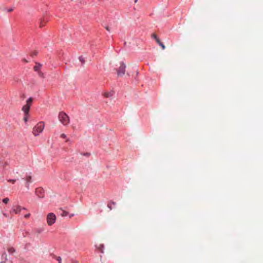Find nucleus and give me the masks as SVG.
I'll return each mask as SVG.
<instances>
[{
	"label": "nucleus",
	"mask_w": 263,
	"mask_h": 263,
	"mask_svg": "<svg viewBox=\"0 0 263 263\" xmlns=\"http://www.w3.org/2000/svg\"><path fill=\"white\" fill-rule=\"evenodd\" d=\"M58 118L60 122L64 126H67L70 122L69 117L63 111L59 112Z\"/></svg>",
	"instance_id": "obj_1"
},
{
	"label": "nucleus",
	"mask_w": 263,
	"mask_h": 263,
	"mask_svg": "<svg viewBox=\"0 0 263 263\" xmlns=\"http://www.w3.org/2000/svg\"><path fill=\"white\" fill-rule=\"evenodd\" d=\"M45 127V124L44 122H39L33 128L32 130V133L34 136H37L40 133H41Z\"/></svg>",
	"instance_id": "obj_2"
},
{
	"label": "nucleus",
	"mask_w": 263,
	"mask_h": 263,
	"mask_svg": "<svg viewBox=\"0 0 263 263\" xmlns=\"http://www.w3.org/2000/svg\"><path fill=\"white\" fill-rule=\"evenodd\" d=\"M33 101L32 98L30 97L29 98L26 102V104L24 105L22 107V110L24 112V115H28L29 111L30 110V106L32 104Z\"/></svg>",
	"instance_id": "obj_3"
},
{
	"label": "nucleus",
	"mask_w": 263,
	"mask_h": 263,
	"mask_svg": "<svg viewBox=\"0 0 263 263\" xmlns=\"http://www.w3.org/2000/svg\"><path fill=\"white\" fill-rule=\"evenodd\" d=\"M57 217L53 213H49L47 216V223L48 226H52L55 222Z\"/></svg>",
	"instance_id": "obj_4"
},
{
	"label": "nucleus",
	"mask_w": 263,
	"mask_h": 263,
	"mask_svg": "<svg viewBox=\"0 0 263 263\" xmlns=\"http://www.w3.org/2000/svg\"><path fill=\"white\" fill-rule=\"evenodd\" d=\"M125 65L124 63H121L118 71H117V74L118 76L122 77L123 76L125 73Z\"/></svg>",
	"instance_id": "obj_5"
},
{
	"label": "nucleus",
	"mask_w": 263,
	"mask_h": 263,
	"mask_svg": "<svg viewBox=\"0 0 263 263\" xmlns=\"http://www.w3.org/2000/svg\"><path fill=\"white\" fill-rule=\"evenodd\" d=\"M35 194L39 198H42L44 196V190L42 187H37L35 189Z\"/></svg>",
	"instance_id": "obj_6"
},
{
	"label": "nucleus",
	"mask_w": 263,
	"mask_h": 263,
	"mask_svg": "<svg viewBox=\"0 0 263 263\" xmlns=\"http://www.w3.org/2000/svg\"><path fill=\"white\" fill-rule=\"evenodd\" d=\"M25 180H26V184H25L26 187L28 189H29V183L32 182V177H31V176H30V175L27 176V177L25 179Z\"/></svg>",
	"instance_id": "obj_7"
},
{
	"label": "nucleus",
	"mask_w": 263,
	"mask_h": 263,
	"mask_svg": "<svg viewBox=\"0 0 263 263\" xmlns=\"http://www.w3.org/2000/svg\"><path fill=\"white\" fill-rule=\"evenodd\" d=\"M22 209H25V208H22L21 206L19 205H17L15 206H13L12 208V210L15 214H18L21 212Z\"/></svg>",
	"instance_id": "obj_8"
},
{
	"label": "nucleus",
	"mask_w": 263,
	"mask_h": 263,
	"mask_svg": "<svg viewBox=\"0 0 263 263\" xmlns=\"http://www.w3.org/2000/svg\"><path fill=\"white\" fill-rule=\"evenodd\" d=\"M42 67V65L40 63H36V65L34 67V70L35 71L39 72L40 71L41 68Z\"/></svg>",
	"instance_id": "obj_9"
},
{
	"label": "nucleus",
	"mask_w": 263,
	"mask_h": 263,
	"mask_svg": "<svg viewBox=\"0 0 263 263\" xmlns=\"http://www.w3.org/2000/svg\"><path fill=\"white\" fill-rule=\"evenodd\" d=\"M114 92L112 91L110 92H105L103 93V96L105 98H110L113 96Z\"/></svg>",
	"instance_id": "obj_10"
},
{
	"label": "nucleus",
	"mask_w": 263,
	"mask_h": 263,
	"mask_svg": "<svg viewBox=\"0 0 263 263\" xmlns=\"http://www.w3.org/2000/svg\"><path fill=\"white\" fill-rule=\"evenodd\" d=\"M156 42L161 47L163 50L165 49V46L160 41L159 39H157Z\"/></svg>",
	"instance_id": "obj_11"
},
{
	"label": "nucleus",
	"mask_w": 263,
	"mask_h": 263,
	"mask_svg": "<svg viewBox=\"0 0 263 263\" xmlns=\"http://www.w3.org/2000/svg\"><path fill=\"white\" fill-rule=\"evenodd\" d=\"M8 251L10 254H12L14 252H15V250L13 248L11 247L8 249Z\"/></svg>",
	"instance_id": "obj_12"
},
{
	"label": "nucleus",
	"mask_w": 263,
	"mask_h": 263,
	"mask_svg": "<svg viewBox=\"0 0 263 263\" xmlns=\"http://www.w3.org/2000/svg\"><path fill=\"white\" fill-rule=\"evenodd\" d=\"M60 137L62 138L65 139H66V142H68V141H69V139L68 138H67V136H66V135L65 134H62L61 135Z\"/></svg>",
	"instance_id": "obj_13"
},
{
	"label": "nucleus",
	"mask_w": 263,
	"mask_h": 263,
	"mask_svg": "<svg viewBox=\"0 0 263 263\" xmlns=\"http://www.w3.org/2000/svg\"><path fill=\"white\" fill-rule=\"evenodd\" d=\"M37 73H38L39 76L40 77H42V78H44V73L41 71L38 72Z\"/></svg>",
	"instance_id": "obj_14"
},
{
	"label": "nucleus",
	"mask_w": 263,
	"mask_h": 263,
	"mask_svg": "<svg viewBox=\"0 0 263 263\" xmlns=\"http://www.w3.org/2000/svg\"><path fill=\"white\" fill-rule=\"evenodd\" d=\"M68 214V213L66 211H63L62 213L61 214V216L63 217L66 216Z\"/></svg>",
	"instance_id": "obj_15"
},
{
	"label": "nucleus",
	"mask_w": 263,
	"mask_h": 263,
	"mask_svg": "<svg viewBox=\"0 0 263 263\" xmlns=\"http://www.w3.org/2000/svg\"><path fill=\"white\" fill-rule=\"evenodd\" d=\"M9 199L8 198H5L3 200V201L5 203H7L9 201Z\"/></svg>",
	"instance_id": "obj_16"
},
{
	"label": "nucleus",
	"mask_w": 263,
	"mask_h": 263,
	"mask_svg": "<svg viewBox=\"0 0 263 263\" xmlns=\"http://www.w3.org/2000/svg\"><path fill=\"white\" fill-rule=\"evenodd\" d=\"M7 254L6 253H4L2 254V257L5 258V260H7Z\"/></svg>",
	"instance_id": "obj_17"
},
{
	"label": "nucleus",
	"mask_w": 263,
	"mask_h": 263,
	"mask_svg": "<svg viewBox=\"0 0 263 263\" xmlns=\"http://www.w3.org/2000/svg\"><path fill=\"white\" fill-rule=\"evenodd\" d=\"M45 22L44 21H41L40 25V27L41 28L45 25Z\"/></svg>",
	"instance_id": "obj_18"
},
{
	"label": "nucleus",
	"mask_w": 263,
	"mask_h": 263,
	"mask_svg": "<svg viewBox=\"0 0 263 263\" xmlns=\"http://www.w3.org/2000/svg\"><path fill=\"white\" fill-rule=\"evenodd\" d=\"M8 181L9 182H11L12 183H14L16 181L15 179H9L8 180Z\"/></svg>",
	"instance_id": "obj_19"
},
{
	"label": "nucleus",
	"mask_w": 263,
	"mask_h": 263,
	"mask_svg": "<svg viewBox=\"0 0 263 263\" xmlns=\"http://www.w3.org/2000/svg\"><path fill=\"white\" fill-rule=\"evenodd\" d=\"M24 120L25 122H27V121H28V115H25V116L24 117Z\"/></svg>",
	"instance_id": "obj_20"
},
{
	"label": "nucleus",
	"mask_w": 263,
	"mask_h": 263,
	"mask_svg": "<svg viewBox=\"0 0 263 263\" xmlns=\"http://www.w3.org/2000/svg\"><path fill=\"white\" fill-rule=\"evenodd\" d=\"M13 10V8L6 9V11H7V12L9 13L12 12Z\"/></svg>",
	"instance_id": "obj_21"
},
{
	"label": "nucleus",
	"mask_w": 263,
	"mask_h": 263,
	"mask_svg": "<svg viewBox=\"0 0 263 263\" xmlns=\"http://www.w3.org/2000/svg\"><path fill=\"white\" fill-rule=\"evenodd\" d=\"M152 37H153L154 39H155L156 40V41H157V39H158V38L157 37V36L156 34H155V33H153V34H152Z\"/></svg>",
	"instance_id": "obj_22"
},
{
	"label": "nucleus",
	"mask_w": 263,
	"mask_h": 263,
	"mask_svg": "<svg viewBox=\"0 0 263 263\" xmlns=\"http://www.w3.org/2000/svg\"><path fill=\"white\" fill-rule=\"evenodd\" d=\"M79 59H80V61L82 62V63H84L85 61H84V60H83V58L82 57H80L79 58Z\"/></svg>",
	"instance_id": "obj_23"
},
{
	"label": "nucleus",
	"mask_w": 263,
	"mask_h": 263,
	"mask_svg": "<svg viewBox=\"0 0 263 263\" xmlns=\"http://www.w3.org/2000/svg\"><path fill=\"white\" fill-rule=\"evenodd\" d=\"M58 260L59 261V263H61L62 258H61L60 257H59L58 258Z\"/></svg>",
	"instance_id": "obj_24"
},
{
	"label": "nucleus",
	"mask_w": 263,
	"mask_h": 263,
	"mask_svg": "<svg viewBox=\"0 0 263 263\" xmlns=\"http://www.w3.org/2000/svg\"><path fill=\"white\" fill-rule=\"evenodd\" d=\"M30 216V214H27L25 215V218H28Z\"/></svg>",
	"instance_id": "obj_25"
},
{
	"label": "nucleus",
	"mask_w": 263,
	"mask_h": 263,
	"mask_svg": "<svg viewBox=\"0 0 263 263\" xmlns=\"http://www.w3.org/2000/svg\"><path fill=\"white\" fill-rule=\"evenodd\" d=\"M105 28H106V29L107 31H110L109 28V27H105Z\"/></svg>",
	"instance_id": "obj_26"
},
{
	"label": "nucleus",
	"mask_w": 263,
	"mask_h": 263,
	"mask_svg": "<svg viewBox=\"0 0 263 263\" xmlns=\"http://www.w3.org/2000/svg\"><path fill=\"white\" fill-rule=\"evenodd\" d=\"M108 207L110 209V210H111V206H109V204L108 205Z\"/></svg>",
	"instance_id": "obj_27"
},
{
	"label": "nucleus",
	"mask_w": 263,
	"mask_h": 263,
	"mask_svg": "<svg viewBox=\"0 0 263 263\" xmlns=\"http://www.w3.org/2000/svg\"><path fill=\"white\" fill-rule=\"evenodd\" d=\"M73 216V214H71V215H70V217H72Z\"/></svg>",
	"instance_id": "obj_28"
},
{
	"label": "nucleus",
	"mask_w": 263,
	"mask_h": 263,
	"mask_svg": "<svg viewBox=\"0 0 263 263\" xmlns=\"http://www.w3.org/2000/svg\"><path fill=\"white\" fill-rule=\"evenodd\" d=\"M138 0H135V3H137Z\"/></svg>",
	"instance_id": "obj_29"
}]
</instances>
